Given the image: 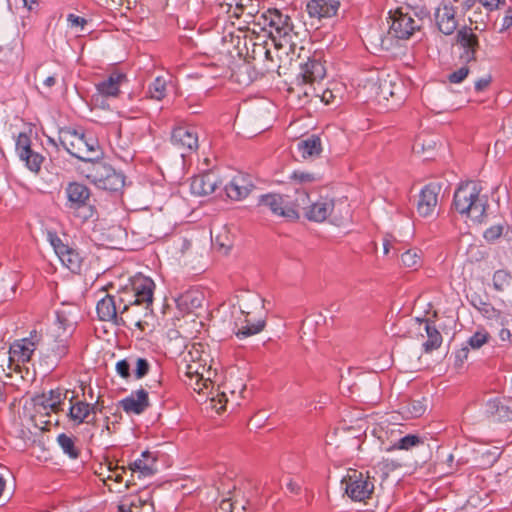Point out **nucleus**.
<instances>
[{"instance_id":"f257e3e1","label":"nucleus","mask_w":512,"mask_h":512,"mask_svg":"<svg viewBox=\"0 0 512 512\" xmlns=\"http://www.w3.org/2000/svg\"><path fill=\"white\" fill-rule=\"evenodd\" d=\"M155 283L149 277H137L131 287L117 291L116 294H105L97 301L96 312L101 321L111 322L117 326L125 324L123 315L141 327L142 321L134 311L142 308L144 316L152 313Z\"/></svg>"},{"instance_id":"f03ea898","label":"nucleus","mask_w":512,"mask_h":512,"mask_svg":"<svg viewBox=\"0 0 512 512\" xmlns=\"http://www.w3.org/2000/svg\"><path fill=\"white\" fill-rule=\"evenodd\" d=\"M264 300L255 293H244L238 298V307L241 316L235 321V335L243 339L261 332L265 327V320L257 318L264 308Z\"/></svg>"},{"instance_id":"7ed1b4c3","label":"nucleus","mask_w":512,"mask_h":512,"mask_svg":"<svg viewBox=\"0 0 512 512\" xmlns=\"http://www.w3.org/2000/svg\"><path fill=\"white\" fill-rule=\"evenodd\" d=\"M481 187L474 181L461 184L455 191L453 207L473 221L482 222L486 216L488 199L481 194Z\"/></svg>"},{"instance_id":"20e7f679","label":"nucleus","mask_w":512,"mask_h":512,"mask_svg":"<svg viewBox=\"0 0 512 512\" xmlns=\"http://www.w3.org/2000/svg\"><path fill=\"white\" fill-rule=\"evenodd\" d=\"M58 140L70 155L81 161L92 163L101 154L98 140L80 130L61 128Z\"/></svg>"},{"instance_id":"39448f33","label":"nucleus","mask_w":512,"mask_h":512,"mask_svg":"<svg viewBox=\"0 0 512 512\" xmlns=\"http://www.w3.org/2000/svg\"><path fill=\"white\" fill-rule=\"evenodd\" d=\"M295 191L297 194V212L299 210H303L304 216L308 220L323 222L331 217L332 221L336 223L343 219L342 215L336 214L335 202L333 199L321 197L318 200L311 202L308 193L304 189L295 188Z\"/></svg>"},{"instance_id":"423d86ee","label":"nucleus","mask_w":512,"mask_h":512,"mask_svg":"<svg viewBox=\"0 0 512 512\" xmlns=\"http://www.w3.org/2000/svg\"><path fill=\"white\" fill-rule=\"evenodd\" d=\"M389 30L391 37L406 40L411 38L423 26L424 18L409 6L398 7L389 12Z\"/></svg>"},{"instance_id":"0eeeda50","label":"nucleus","mask_w":512,"mask_h":512,"mask_svg":"<svg viewBox=\"0 0 512 512\" xmlns=\"http://www.w3.org/2000/svg\"><path fill=\"white\" fill-rule=\"evenodd\" d=\"M70 343V329L64 333H60L58 330H50L41 350V359L48 369H55L61 360L68 355Z\"/></svg>"},{"instance_id":"6e6552de","label":"nucleus","mask_w":512,"mask_h":512,"mask_svg":"<svg viewBox=\"0 0 512 512\" xmlns=\"http://www.w3.org/2000/svg\"><path fill=\"white\" fill-rule=\"evenodd\" d=\"M256 25L261 26L262 30H267L274 41L276 39H291L293 23L291 17L282 10L269 8L256 18Z\"/></svg>"},{"instance_id":"1a4fd4ad","label":"nucleus","mask_w":512,"mask_h":512,"mask_svg":"<svg viewBox=\"0 0 512 512\" xmlns=\"http://www.w3.org/2000/svg\"><path fill=\"white\" fill-rule=\"evenodd\" d=\"M85 177L97 188L111 192L120 191L125 184L123 174L116 172L104 162H92L87 168Z\"/></svg>"},{"instance_id":"9d476101","label":"nucleus","mask_w":512,"mask_h":512,"mask_svg":"<svg viewBox=\"0 0 512 512\" xmlns=\"http://www.w3.org/2000/svg\"><path fill=\"white\" fill-rule=\"evenodd\" d=\"M345 493L353 501H365L369 499L374 491V481L368 475L357 470H351L343 478Z\"/></svg>"},{"instance_id":"9b49d317","label":"nucleus","mask_w":512,"mask_h":512,"mask_svg":"<svg viewBox=\"0 0 512 512\" xmlns=\"http://www.w3.org/2000/svg\"><path fill=\"white\" fill-rule=\"evenodd\" d=\"M259 206L268 208L274 215L285 217L288 219L299 218L297 212L296 199L288 202L280 194L270 193L261 195L259 198Z\"/></svg>"},{"instance_id":"f8f14e48","label":"nucleus","mask_w":512,"mask_h":512,"mask_svg":"<svg viewBox=\"0 0 512 512\" xmlns=\"http://www.w3.org/2000/svg\"><path fill=\"white\" fill-rule=\"evenodd\" d=\"M73 399L74 397L69 400L70 407L67 414L69 420L77 426L84 423L95 425L96 414L101 412L98 401L91 404L82 400L73 401Z\"/></svg>"},{"instance_id":"ddd939ff","label":"nucleus","mask_w":512,"mask_h":512,"mask_svg":"<svg viewBox=\"0 0 512 512\" xmlns=\"http://www.w3.org/2000/svg\"><path fill=\"white\" fill-rule=\"evenodd\" d=\"M48 240L65 267L72 272L80 270L82 259L75 249L64 244L56 233L49 232Z\"/></svg>"},{"instance_id":"4468645a","label":"nucleus","mask_w":512,"mask_h":512,"mask_svg":"<svg viewBox=\"0 0 512 512\" xmlns=\"http://www.w3.org/2000/svg\"><path fill=\"white\" fill-rule=\"evenodd\" d=\"M456 44L461 50L460 59L463 62L469 63L476 61V54L480 45L478 36L471 27L464 26L457 31Z\"/></svg>"},{"instance_id":"2eb2a0df","label":"nucleus","mask_w":512,"mask_h":512,"mask_svg":"<svg viewBox=\"0 0 512 512\" xmlns=\"http://www.w3.org/2000/svg\"><path fill=\"white\" fill-rule=\"evenodd\" d=\"M66 203L65 207L72 211H78L81 208L89 207L91 198L90 189L79 182H70L65 188Z\"/></svg>"},{"instance_id":"dca6fc26","label":"nucleus","mask_w":512,"mask_h":512,"mask_svg":"<svg viewBox=\"0 0 512 512\" xmlns=\"http://www.w3.org/2000/svg\"><path fill=\"white\" fill-rule=\"evenodd\" d=\"M172 144L181 151V155L185 156L198 148V135L194 127L177 126L171 134Z\"/></svg>"},{"instance_id":"f3484780","label":"nucleus","mask_w":512,"mask_h":512,"mask_svg":"<svg viewBox=\"0 0 512 512\" xmlns=\"http://www.w3.org/2000/svg\"><path fill=\"white\" fill-rule=\"evenodd\" d=\"M441 186L436 183L425 185L418 196L417 212L422 217H430L434 214L439 201Z\"/></svg>"},{"instance_id":"a211bd4d","label":"nucleus","mask_w":512,"mask_h":512,"mask_svg":"<svg viewBox=\"0 0 512 512\" xmlns=\"http://www.w3.org/2000/svg\"><path fill=\"white\" fill-rule=\"evenodd\" d=\"M210 375V367L206 369L205 365L196 362L187 365L186 376L189 379L188 384L198 393L212 386Z\"/></svg>"},{"instance_id":"6ab92c4d","label":"nucleus","mask_w":512,"mask_h":512,"mask_svg":"<svg viewBox=\"0 0 512 512\" xmlns=\"http://www.w3.org/2000/svg\"><path fill=\"white\" fill-rule=\"evenodd\" d=\"M436 23L439 30L445 35H451L457 28L456 9L450 0H445L437 9Z\"/></svg>"},{"instance_id":"aec40b11","label":"nucleus","mask_w":512,"mask_h":512,"mask_svg":"<svg viewBox=\"0 0 512 512\" xmlns=\"http://www.w3.org/2000/svg\"><path fill=\"white\" fill-rule=\"evenodd\" d=\"M254 188L253 181L249 175L239 173L225 185L227 196L232 200L246 198Z\"/></svg>"},{"instance_id":"412c9836","label":"nucleus","mask_w":512,"mask_h":512,"mask_svg":"<svg viewBox=\"0 0 512 512\" xmlns=\"http://www.w3.org/2000/svg\"><path fill=\"white\" fill-rule=\"evenodd\" d=\"M149 405L148 392L143 388L133 391L129 396L120 401L121 408L127 414L139 415L143 413Z\"/></svg>"},{"instance_id":"4be33fe9","label":"nucleus","mask_w":512,"mask_h":512,"mask_svg":"<svg viewBox=\"0 0 512 512\" xmlns=\"http://www.w3.org/2000/svg\"><path fill=\"white\" fill-rule=\"evenodd\" d=\"M34 337H36V334L34 336L31 334V337L16 340L11 344L9 349L10 359L23 364L29 362L36 350Z\"/></svg>"},{"instance_id":"5701e85b","label":"nucleus","mask_w":512,"mask_h":512,"mask_svg":"<svg viewBox=\"0 0 512 512\" xmlns=\"http://www.w3.org/2000/svg\"><path fill=\"white\" fill-rule=\"evenodd\" d=\"M340 7L338 0H309L306 10L311 18H329L336 15Z\"/></svg>"},{"instance_id":"b1692460","label":"nucleus","mask_w":512,"mask_h":512,"mask_svg":"<svg viewBox=\"0 0 512 512\" xmlns=\"http://www.w3.org/2000/svg\"><path fill=\"white\" fill-rule=\"evenodd\" d=\"M220 184L214 173H204L191 179L190 189L195 196H207L212 194Z\"/></svg>"},{"instance_id":"393cba45","label":"nucleus","mask_w":512,"mask_h":512,"mask_svg":"<svg viewBox=\"0 0 512 512\" xmlns=\"http://www.w3.org/2000/svg\"><path fill=\"white\" fill-rule=\"evenodd\" d=\"M326 75L324 65L320 60L309 59L305 64L301 66L300 77L302 83L313 85L321 81Z\"/></svg>"},{"instance_id":"a878e982","label":"nucleus","mask_w":512,"mask_h":512,"mask_svg":"<svg viewBox=\"0 0 512 512\" xmlns=\"http://www.w3.org/2000/svg\"><path fill=\"white\" fill-rule=\"evenodd\" d=\"M125 80V74L113 72L106 79L97 83L96 89L104 97H116L120 93V86Z\"/></svg>"},{"instance_id":"bb28decb","label":"nucleus","mask_w":512,"mask_h":512,"mask_svg":"<svg viewBox=\"0 0 512 512\" xmlns=\"http://www.w3.org/2000/svg\"><path fill=\"white\" fill-rule=\"evenodd\" d=\"M297 150L304 159L317 157L322 152L321 139L316 135L302 139L297 144Z\"/></svg>"},{"instance_id":"cd10ccee","label":"nucleus","mask_w":512,"mask_h":512,"mask_svg":"<svg viewBox=\"0 0 512 512\" xmlns=\"http://www.w3.org/2000/svg\"><path fill=\"white\" fill-rule=\"evenodd\" d=\"M156 459L150 452L145 451L139 459H136L130 466L133 472H139L141 476L147 477L155 473Z\"/></svg>"},{"instance_id":"c85d7f7f","label":"nucleus","mask_w":512,"mask_h":512,"mask_svg":"<svg viewBox=\"0 0 512 512\" xmlns=\"http://www.w3.org/2000/svg\"><path fill=\"white\" fill-rule=\"evenodd\" d=\"M403 87L401 83H396L391 79H383L379 84V94L382 98L388 100L389 97L401 100Z\"/></svg>"},{"instance_id":"c756f323","label":"nucleus","mask_w":512,"mask_h":512,"mask_svg":"<svg viewBox=\"0 0 512 512\" xmlns=\"http://www.w3.org/2000/svg\"><path fill=\"white\" fill-rule=\"evenodd\" d=\"M425 330L427 333V341L423 344L425 351L430 352L438 349L442 344V335L429 321H425Z\"/></svg>"},{"instance_id":"7c9ffc66","label":"nucleus","mask_w":512,"mask_h":512,"mask_svg":"<svg viewBox=\"0 0 512 512\" xmlns=\"http://www.w3.org/2000/svg\"><path fill=\"white\" fill-rule=\"evenodd\" d=\"M57 443L62 451L71 459H77L79 457L80 450L75 445L74 437L61 433L57 436Z\"/></svg>"},{"instance_id":"2f4dec72","label":"nucleus","mask_w":512,"mask_h":512,"mask_svg":"<svg viewBox=\"0 0 512 512\" xmlns=\"http://www.w3.org/2000/svg\"><path fill=\"white\" fill-rule=\"evenodd\" d=\"M76 321L69 317L65 311H58L56 313V322L54 323L51 330H58L60 333L67 332L70 329V338L75 330Z\"/></svg>"},{"instance_id":"473e14b6","label":"nucleus","mask_w":512,"mask_h":512,"mask_svg":"<svg viewBox=\"0 0 512 512\" xmlns=\"http://www.w3.org/2000/svg\"><path fill=\"white\" fill-rule=\"evenodd\" d=\"M420 444H423V439L419 437L418 435L414 434H408L402 438H400L398 441H396L394 444H392L389 448H387V451L392 450H411L414 447L419 446Z\"/></svg>"},{"instance_id":"72a5a7b5","label":"nucleus","mask_w":512,"mask_h":512,"mask_svg":"<svg viewBox=\"0 0 512 512\" xmlns=\"http://www.w3.org/2000/svg\"><path fill=\"white\" fill-rule=\"evenodd\" d=\"M148 94L151 99L162 100L166 96V80L162 76L156 77L148 87Z\"/></svg>"},{"instance_id":"f704fd0d","label":"nucleus","mask_w":512,"mask_h":512,"mask_svg":"<svg viewBox=\"0 0 512 512\" xmlns=\"http://www.w3.org/2000/svg\"><path fill=\"white\" fill-rule=\"evenodd\" d=\"M32 401L35 411L41 415L49 416L51 412L57 413L44 393L34 396Z\"/></svg>"},{"instance_id":"c9c22d12","label":"nucleus","mask_w":512,"mask_h":512,"mask_svg":"<svg viewBox=\"0 0 512 512\" xmlns=\"http://www.w3.org/2000/svg\"><path fill=\"white\" fill-rule=\"evenodd\" d=\"M20 159L26 163L29 170L35 173L40 171L41 165L44 161V157L41 154L34 152L32 149H30V153L20 156Z\"/></svg>"},{"instance_id":"e433bc0d","label":"nucleus","mask_w":512,"mask_h":512,"mask_svg":"<svg viewBox=\"0 0 512 512\" xmlns=\"http://www.w3.org/2000/svg\"><path fill=\"white\" fill-rule=\"evenodd\" d=\"M511 274L506 270H497L493 275V286L497 291H504L510 286Z\"/></svg>"},{"instance_id":"4c0bfd02","label":"nucleus","mask_w":512,"mask_h":512,"mask_svg":"<svg viewBox=\"0 0 512 512\" xmlns=\"http://www.w3.org/2000/svg\"><path fill=\"white\" fill-rule=\"evenodd\" d=\"M68 391H63L60 388L51 389L47 393H44L47 398L49 399L50 403L53 404L54 409L56 412H59L62 410V405L64 403V400L67 398Z\"/></svg>"},{"instance_id":"58836bf2","label":"nucleus","mask_w":512,"mask_h":512,"mask_svg":"<svg viewBox=\"0 0 512 512\" xmlns=\"http://www.w3.org/2000/svg\"><path fill=\"white\" fill-rule=\"evenodd\" d=\"M404 266L417 269L421 265V254L416 249H409L401 255Z\"/></svg>"},{"instance_id":"ea45409f","label":"nucleus","mask_w":512,"mask_h":512,"mask_svg":"<svg viewBox=\"0 0 512 512\" xmlns=\"http://www.w3.org/2000/svg\"><path fill=\"white\" fill-rule=\"evenodd\" d=\"M317 176L313 173L296 170L290 175L291 184L293 185H306L311 184L317 180Z\"/></svg>"},{"instance_id":"a19ab883","label":"nucleus","mask_w":512,"mask_h":512,"mask_svg":"<svg viewBox=\"0 0 512 512\" xmlns=\"http://www.w3.org/2000/svg\"><path fill=\"white\" fill-rule=\"evenodd\" d=\"M490 335L485 330L475 332L467 341L472 349H479L488 342Z\"/></svg>"},{"instance_id":"79ce46f5","label":"nucleus","mask_w":512,"mask_h":512,"mask_svg":"<svg viewBox=\"0 0 512 512\" xmlns=\"http://www.w3.org/2000/svg\"><path fill=\"white\" fill-rule=\"evenodd\" d=\"M427 409L426 400H412L408 403L407 411L411 417L417 418L422 416Z\"/></svg>"},{"instance_id":"37998d69","label":"nucleus","mask_w":512,"mask_h":512,"mask_svg":"<svg viewBox=\"0 0 512 512\" xmlns=\"http://www.w3.org/2000/svg\"><path fill=\"white\" fill-rule=\"evenodd\" d=\"M134 376L136 379H142L150 370V363L147 359L138 357L134 359Z\"/></svg>"},{"instance_id":"c03bdc74","label":"nucleus","mask_w":512,"mask_h":512,"mask_svg":"<svg viewBox=\"0 0 512 512\" xmlns=\"http://www.w3.org/2000/svg\"><path fill=\"white\" fill-rule=\"evenodd\" d=\"M30 149H32L30 137L26 133H20L16 140V151L19 157L30 153Z\"/></svg>"},{"instance_id":"a18cd8bd","label":"nucleus","mask_w":512,"mask_h":512,"mask_svg":"<svg viewBox=\"0 0 512 512\" xmlns=\"http://www.w3.org/2000/svg\"><path fill=\"white\" fill-rule=\"evenodd\" d=\"M503 230L504 225L502 224L491 226L484 232V238L488 241H495L503 234Z\"/></svg>"},{"instance_id":"49530a36","label":"nucleus","mask_w":512,"mask_h":512,"mask_svg":"<svg viewBox=\"0 0 512 512\" xmlns=\"http://www.w3.org/2000/svg\"><path fill=\"white\" fill-rule=\"evenodd\" d=\"M468 73H469L468 67L462 66L461 68L452 72L449 75V81L451 83H455V84L461 83L468 76Z\"/></svg>"},{"instance_id":"de8ad7c7","label":"nucleus","mask_w":512,"mask_h":512,"mask_svg":"<svg viewBox=\"0 0 512 512\" xmlns=\"http://www.w3.org/2000/svg\"><path fill=\"white\" fill-rule=\"evenodd\" d=\"M246 505L247 501L243 497H240L236 492L232 494V512H245Z\"/></svg>"},{"instance_id":"09e8293b","label":"nucleus","mask_w":512,"mask_h":512,"mask_svg":"<svg viewBox=\"0 0 512 512\" xmlns=\"http://www.w3.org/2000/svg\"><path fill=\"white\" fill-rule=\"evenodd\" d=\"M131 364L128 359L120 360L116 363V371L122 377L127 379L130 377Z\"/></svg>"},{"instance_id":"8fccbe9b","label":"nucleus","mask_w":512,"mask_h":512,"mask_svg":"<svg viewBox=\"0 0 512 512\" xmlns=\"http://www.w3.org/2000/svg\"><path fill=\"white\" fill-rule=\"evenodd\" d=\"M468 354H469L468 346L462 347L461 349L457 350L455 353V365L462 366L463 363L467 360Z\"/></svg>"},{"instance_id":"3c124183","label":"nucleus","mask_w":512,"mask_h":512,"mask_svg":"<svg viewBox=\"0 0 512 512\" xmlns=\"http://www.w3.org/2000/svg\"><path fill=\"white\" fill-rule=\"evenodd\" d=\"M212 402H216L217 401V404L214 405V408L217 410V411H221V410H224L225 409V404L227 403L228 399H227V395L225 392H222V393H218L216 395V398L215 397H212L211 398Z\"/></svg>"},{"instance_id":"603ef678","label":"nucleus","mask_w":512,"mask_h":512,"mask_svg":"<svg viewBox=\"0 0 512 512\" xmlns=\"http://www.w3.org/2000/svg\"><path fill=\"white\" fill-rule=\"evenodd\" d=\"M229 497L224 498L220 501L216 512H232V494L229 492Z\"/></svg>"},{"instance_id":"864d4df0","label":"nucleus","mask_w":512,"mask_h":512,"mask_svg":"<svg viewBox=\"0 0 512 512\" xmlns=\"http://www.w3.org/2000/svg\"><path fill=\"white\" fill-rule=\"evenodd\" d=\"M126 473L124 467H116L114 470H111V473L108 475L109 480H113L116 483L123 482V474Z\"/></svg>"},{"instance_id":"5fc2aeb1","label":"nucleus","mask_w":512,"mask_h":512,"mask_svg":"<svg viewBox=\"0 0 512 512\" xmlns=\"http://www.w3.org/2000/svg\"><path fill=\"white\" fill-rule=\"evenodd\" d=\"M126 504L131 506L132 510L140 512V509L146 504L145 500H142L140 497H132L131 499L125 500Z\"/></svg>"},{"instance_id":"6e6d98bb","label":"nucleus","mask_w":512,"mask_h":512,"mask_svg":"<svg viewBox=\"0 0 512 512\" xmlns=\"http://www.w3.org/2000/svg\"><path fill=\"white\" fill-rule=\"evenodd\" d=\"M67 21L71 27H83L87 23L86 19L75 14H69L67 16Z\"/></svg>"},{"instance_id":"4d7b16f0","label":"nucleus","mask_w":512,"mask_h":512,"mask_svg":"<svg viewBox=\"0 0 512 512\" xmlns=\"http://www.w3.org/2000/svg\"><path fill=\"white\" fill-rule=\"evenodd\" d=\"M505 0H479V2L489 11L497 9L500 4H504Z\"/></svg>"},{"instance_id":"13d9d810","label":"nucleus","mask_w":512,"mask_h":512,"mask_svg":"<svg viewBox=\"0 0 512 512\" xmlns=\"http://www.w3.org/2000/svg\"><path fill=\"white\" fill-rule=\"evenodd\" d=\"M490 82H491L490 76L477 80L474 84L475 90L477 92L483 91L484 89H486L489 86Z\"/></svg>"},{"instance_id":"bf43d9fd","label":"nucleus","mask_w":512,"mask_h":512,"mask_svg":"<svg viewBox=\"0 0 512 512\" xmlns=\"http://www.w3.org/2000/svg\"><path fill=\"white\" fill-rule=\"evenodd\" d=\"M512 26V8H509L506 11L505 16L503 17L502 21V28L501 30H506Z\"/></svg>"},{"instance_id":"052dcab7","label":"nucleus","mask_w":512,"mask_h":512,"mask_svg":"<svg viewBox=\"0 0 512 512\" xmlns=\"http://www.w3.org/2000/svg\"><path fill=\"white\" fill-rule=\"evenodd\" d=\"M28 11H36L39 7L38 0H19Z\"/></svg>"},{"instance_id":"680f3d73","label":"nucleus","mask_w":512,"mask_h":512,"mask_svg":"<svg viewBox=\"0 0 512 512\" xmlns=\"http://www.w3.org/2000/svg\"><path fill=\"white\" fill-rule=\"evenodd\" d=\"M316 96H319L318 93L315 94ZM321 97V101L324 102L325 104H331L334 100V95L332 93L331 90L329 89H326L322 92V94L320 95Z\"/></svg>"},{"instance_id":"e2e57ef3","label":"nucleus","mask_w":512,"mask_h":512,"mask_svg":"<svg viewBox=\"0 0 512 512\" xmlns=\"http://www.w3.org/2000/svg\"><path fill=\"white\" fill-rule=\"evenodd\" d=\"M499 338L503 342H510L512 343V333L508 328H502L499 331Z\"/></svg>"},{"instance_id":"0e129e2a","label":"nucleus","mask_w":512,"mask_h":512,"mask_svg":"<svg viewBox=\"0 0 512 512\" xmlns=\"http://www.w3.org/2000/svg\"><path fill=\"white\" fill-rule=\"evenodd\" d=\"M235 9L244 13L245 8H249V3H251V0H233Z\"/></svg>"},{"instance_id":"69168bd1","label":"nucleus","mask_w":512,"mask_h":512,"mask_svg":"<svg viewBox=\"0 0 512 512\" xmlns=\"http://www.w3.org/2000/svg\"><path fill=\"white\" fill-rule=\"evenodd\" d=\"M286 487H287V490L293 494H299L300 489H301L300 485L293 480H289L286 484Z\"/></svg>"},{"instance_id":"338daca9","label":"nucleus","mask_w":512,"mask_h":512,"mask_svg":"<svg viewBox=\"0 0 512 512\" xmlns=\"http://www.w3.org/2000/svg\"><path fill=\"white\" fill-rule=\"evenodd\" d=\"M248 5H249V8H245V11H247V15L254 17V23L256 24V18L261 13H259V11L256 9V7L254 6V4L252 2L249 3Z\"/></svg>"},{"instance_id":"774afa93","label":"nucleus","mask_w":512,"mask_h":512,"mask_svg":"<svg viewBox=\"0 0 512 512\" xmlns=\"http://www.w3.org/2000/svg\"><path fill=\"white\" fill-rule=\"evenodd\" d=\"M477 0H461V6L463 11L470 10L475 4Z\"/></svg>"}]
</instances>
